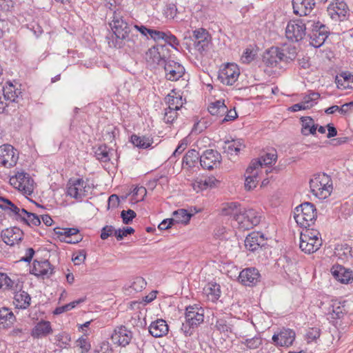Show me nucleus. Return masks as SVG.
Segmentation results:
<instances>
[{"mask_svg": "<svg viewBox=\"0 0 353 353\" xmlns=\"http://www.w3.org/2000/svg\"><path fill=\"white\" fill-rule=\"evenodd\" d=\"M18 154L14 148L8 144L0 146V164L6 168L14 166L18 161Z\"/></svg>", "mask_w": 353, "mask_h": 353, "instance_id": "obj_12", "label": "nucleus"}, {"mask_svg": "<svg viewBox=\"0 0 353 353\" xmlns=\"http://www.w3.org/2000/svg\"><path fill=\"white\" fill-rule=\"evenodd\" d=\"M177 110H172L170 108L165 109L163 114V121L166 123H172L178 117Z\"/></svg>", "mask_w": 353, "mask_h": 353, "instance_id": "obj_53", "label": "nucleus"}, {"mask_svg": "<svg viewBox=\"0 0 353 353\" xmlns=\"http://www.w3.org/2000/svg\"><path fill=\"white\" fill-rule=\"evenodd\" d=\"M112 30L117 39H125L132 30L123 18L114 17L111 24Z\"/></svg>", "mask_w": 353, "mask_h": 353, "instance_id": "obj_22", "label": "nucleus"}, {"mask_svg": "<svg viewBox=\"0 0 353 353\" xmlns=\"http://www.w3.org/2000/svg\"><path fill=\"white\" fill-rule=\"evenodd\" d=\"M165 48V46L158 44L150 48L146 52V59H148V61H152L153 63H156L162 67L168 60L166 59Z\"/></svg>", "mask_w": 353, "mask_h": 353, "instance_id": "obj_18", "label": "nucleus"}, {"mask_svg": "<svg viewBox=\"0 0 353 353\" xmlns=\"http://www.w3.org/2000/svg\"><path fill=\"white\" fill-rule=\"evenodd\" d=\"M30 273L37 277H41L43 279L49 278L53 274V268L50 262L47 260L41 261L35 260L33 262Z\"/></svg>", "mask_w": 353, "mask_h": 353, "instance_id": "obj_20", "label": "nucleus"}, {"mask_svg": "<svg viewBox=\"0 0 353 353\" xmlns=\"http://www.w3.org/2000/svg\"><path fill=\"white\" fill-rule=\"evenodd\" d=\"M146 194L147 190L145 187H136L132 191V199L137 202L143 201Z\"/></svg>", "mask_w": 353, "mask_h": 353, "instance_id": "obj_54", "label": "nucleus"}, {"mask_svg": "<svg viewBox=\"0 0 353 353\" xmlns=\"http://www.w3.org/2000/svg\"><path fill=\"white\" fill-rule=\"evenodd\" d=\"M131 142L134 146L139 148L146 149L151 146L153 143V139L149 137H140L137 134H133L131 136Z\"/></svg>", "mask_w": 353, "mask_h": 353, "instance_id": "obj_38", "label": "nucleus"}, {"mask_svg": "<svg viewBox=\"0 0 353 353\" xmlns=\"http://www.w3.org/2000/svg\"><path fill=\"white\" fill-rule=\"evenodd\" d=\"M336 254L343 259H347L352 258V248L347 244H343L338 245L336 248Z\"/></svg>", "mask_w": 353, "mask_h": 353, "instance_id": "obj_48", "label": "nucleus"}, {"mask_svg": "<svg viewBox=\"0 0 353 353\" xmlns=\"http://www.w3.org/2000/svg\"><path fill=\"white\" fill-rule=\"evenodd\" d=\"M116 230L112 225H105L101 230V238L103 240L107 239L110 236L114 234Z\"/></svg>", "mask_w": 353, "mask_h": 353, "instance_id": "obj_63", "label": "nucleus"}, {"mask_svg": "<svg viewBox=\"0 0 353 353\" xmlns=\"http://www.w3.org/2000/svg\"><path fill=\"white\" fill-rule=\"evenodd\" d=\"M320 94L318 92H311L310 94L305 96L302 102L305 105L306 109H309L314 106L316 101L319 99Z\"/></svg>", "mask_w": 353, "mask_h": 353, "instance_id": "obj_51", "label": "nucleus"}, {"mask_svg": "<svg viewBox=\"0 0 353 353\" xmlns=\"http://www.w3.org/2000/svg\"><path fill=\"white\" fill-rule=\"evenodd\" d=\"M234 220H235L237 223L239 228L242 230H249V223L248 222L245 209L241 208L239 212L236 214L235 217L234 218Z\"/></svg>", "mask_w": 353, "mask_h": 353, "instance_id": "obj_49", "label": "nucleus"}, {"mask_svg": "<svg viewBox=\"0 0 353 353\" xmlns=\"http://www.w3.org/2000/svg\"><path fill=\"white\" fill-rule=\"evenodd\" d=\"M294 218L301 228H310L314 223L316 212L314 205L305 202L295 208Z\"/></svg>", "mask_w": 353, "mask_h": 353, "instance_id": "obj_3", "label": "nucleus"}, {"mask_svg": "<svg viewBox=\"0 0 353 353\" xmlns=\"http://www.w3.org/2000/svg\"><path fill=\"white\" fill-rule=\"evenodd\" d=\"M245 324L239 319L225 314L216 317L214 327L216 330L225 336L238 334V327Z\"/></svg>", "mask_w": 353, "mask_h": 353, "instance_id": "obj_4", "label": "nucleus"}, {"mask_svg": "<svg viewBox=\"0 0 353 353\" xmlns=\"http://www.w3.org/2000/svg\"><path fill=\"white\" fill-rule=\"evenodd\" d=\"M256 54L253 50L247 48L241 56V61L243 63H250L255 58Z\"/></svg>", "mask_w": 353, "mask_h": 353, "instance_id": "obj_61", "label": "nucleus"}, {"mask_svg": "<svg viewBox=\"0 0 353 353\" xmlns=\"http://www.w3.org/2000/svg\"><path fill=\"white\" fill-rule=\"evenodd\" d=\"M123 222L125 224H129L136 216V213L132 210H123L121 213Z\"/></svg>", "mask_w": 353, "mask_h": 353, "instance_id": "obj_60", "label": "nucleus"}, {"mask_svg": "<svg viewBox=\"0 0 353 353\" xmlns=\"http://www.w3.org/2000/svg\"><path fill=\"white\" fill-rule=\"evenodd\" d=\"M199 159V154L195 150H189L183 159V162L189 166L193 165Z\"/></svg>", "mask_w": 353, "mask_h": 353, "instance_id": "obj_52", "label": "nucleus"}, {"mask_svg": "<svg viewBox=\"0 0 353 353\" xmlns=\"http://www.w3.org/2000/svg\"><path fill=\"white\" fill-rule=\"evenodd\" d=\"M238 280L245 286H255L260 282L261 274L255 268H247L240 272Z\"/></svg>", "mask_w": 353, "mask_h": 353, "instance_id": "obj_11", "label": "nucleus"}, {"mask_svg": "<svg viewBox=\"0 0 353 353\" xmlns=\"http://www.w3.org/2000/svg\"><path fill=\"white\" fill-rule=\"evenodd\" d=\"M21 90L16 88V85L11 82L6 83L3 88V94L5 100L9 102H16Z\"/></svg>", "mask_w": 353, "mask_h": 353, "instance_id": "obj_32", "label": "nucleus"}, {"mask_svg": "<svg viewBox=\"0 0 353 353\" xmlns=\"http://www.w3.org/2000/svg\"><path fill=\"white\" fill-rule=\"evenodd\" d=\"M185 319L191 325L197 327L204 321V310L196 305L186 307Z\"/></svg>", "mask_w": 353, "mask_h": 353, "instance_id": "obj_17", "label": "nucleus"}, {"mask_svg": "<svg viewBox=\"0 0 353 353\" xmlns=\"http://www.w3.org/2000/svg\"><path fill=\"white\" fill-rule=\"evenodd\" d=\"M304 229L301 232L300 236H308L311 237L312 240L314 239H322L319 232L316 230L310 229L309 228H303Z\"/></svg>", "mask_w": 353, "mask_h": 353, "instance_id": "obj_57", "label": "nucleus"}, {"mask_svg": "<svg viewBox=\"0 0 353 353\" xmlns=\"http://www.w3.org/2000/svg\"><path fill=\"white\" fill-rule=\"evenodd\" d=\"M23 232L19 228L14 227L2 230L1 236L8 245H14L20 242L23 238Z\"/></svg>", "mask_w": 353, "mask_h": 353, "instance_id": "obj_25", "label": "nucleus"}, {"mask_svg": "<svg viewBox=\"0 0 353 353\" xmlns=\"http://www.w3.org/2000/svg\"><path fill=\"white\" fill-rule=\"evenodd\" d=\"M85 301V298H81L78 300L70 302V303L65 304L61 307H58L54 310V314H60L65 312L71 310L72 309L74 308L77 305H79L81 303H83Z\"/></svg>", "mask_w": 353, "mask_h": 353, "instance_id": "obj_50", "label": "nucleus"}, {"mask_svg": "<svg viewBox=\"0 0 353 353\" xmlns=\"http://www.w3.org/2000/svg\"><path fill=\"white\" fill-rule=\"evenodd\" d=\"M54 232L59 235L60 239L67 243L75 244L82 241L83 236L77 228H55Z\"/></svg>", "mask_w": 353, "mask_h": 353, "instance_id": "obj_14", "label": "nucleus"}, {"mask_svg": "<svg viewBox=\"0 0 353 353\" xmlns=\"http://www.w3.org/2000/svg\"><path fill=\"white\" fill-rule=\"evenodd\" d=\"M331 273L334 279L342 283H347L352 279V272L341 265H333Z\"/></svg>", "mask_w": 353, "mask_h": 353, "instance_id": "obj_27", "label": "nucleus"}, {"mask_svg": "<svg viewBox=\"0 0 353 353\" xmlns=\"http://www.w3.org/2000/svg\"><path fill=\"white\" fill-rule=\"evenodd\" d=\"M265 245L263 234L259 232H252L249 234L245 240V246L252 252H258Z\"/></svg>", "mask_w": 353, "mask_h": 353, "instance_id": "obj_15", "label": "nucleus"}, {"mask_svg": "<svg viewBox=\"0 0 353 353\" xmlns=\"http://www.w3.org/2000/svg\"><path fill=\"white\" fill-rule=\"evenodd\" d=\"M31 297L25 291H19L15 293L14 303L19 309H26L30 305Z\"/></svg>", "mask_w": 353, "mask_h": 353, "instance_id": "obj_34", "label": "nucleus"}, {"mask_svg": "<svg viewBox=\"0 0 353 353\" xmlns=\"http://www.w3.org/2000/svg\"><path fill=\"white\" fill-rule=\"evenodd\" d=\"M10 184L25 194L31 195L34 191V181L24 172H17L10 179Z\"/></svg>", "mask_w": 353, "mask_h": 353, "instance_id": "obj_5", "label": "nucleus"}, {"mask_svg": "<svg viewBox=\"0 0 353 353\" xmlns=\"http://www.w3.org/2000/svg\"><path fill=\"white\" fill-rule=\"evenodd\" d=\"M146 286V282L144 279L142 277H136L132 281L130 288L136 291L139 292L141 291Z\"/></svg>", "mask_w": 353, "mask_h": 353, "instance_id": "obj_56", "label": "nucleus"}, {"mask_svg": "<svg viewBox=\"0 0 353 353\" xmlns=\"http://www.w3.org/2000/svg\"><path fill=\"white\" fill-rule=\"evenodd\" d=\"M123 45L133 50H139L143 46V39L139 35L131 30L130 33L125 39H123Z\"/></svg>", "mask_w": 353, "mask_h": 353, "instance_id": "obj_30", "label": "nucleus"}, {"mask_svg": "<svg viewBox=\"0 0 353 353\" xmlns=\"http://www.w3.org/2000/svg\"><path fill=\"white\" fill-rule=\"evenodd\" d=\"M192 214L185 209H179L173 212V221L174 223L186 225L189 223Z\"/></svg>", "mask_w": 353, "mask_h": 353, "instance_id": "obj_41", "label": "nucleus"}, {"mask_svg": "<svg viewBox=\"0 0 353 353\" xmlns=\"http://www.w3.org/2000/svg\"><path fill=\"white\" fill-rule=\"evenodd\" d=\"M208 37V32L203 28H199L193 31V37L195 41H205Z\"/></svg>", "mask_w": 353, "mask_h": 353, "instance_id": "obj_62", "label": "nucleus"}, {"mask_svg": "<svg viewBox=\"0 0 353 353\" xmlns=\"http://www.w3.org/2000/svg\"><path fill=\"white\" fill-rule=\"evenodd\" d=\"M241 208V207L238 203H227L223 204L221 208V214L225 216H232L234 219L236 214H237V213L239 212Z\"/></svg>", "mask_w": 353, "mask_h": 353, "instance_id": "obj_44", "label": "nucleus"}, {"mask_svg": "<svg viewBox=\"0 0 353 353\" xmlns=\"http://www.w3.org/2000/svg\"><path fill=\"white\" fill-rule=\"evenodd\" d=\"M307 236H300L299 248L307 254H311L317 251L322 245V239L312 240Z\"/></svg>", "mask_w": 353, "mask_h": 353, "instance_id": "obj_26", "label": "nucleus"}, {"mask_svg": "<svg viewBox=\"0 0 353 353\" xmlns=\"http://www.w3.org/2000/svg\"><path fill=\"white\" fill-rule=\"evenodd\" d=\"M295 339V332L291 329H283L279 334H274L272 341L275 345L289 347Z\"/></svg>", "mask_w": 353, "mask_h": 353, "instance_id": "obj_21", "label": "nucleus"}, {"mask_svg": "<svg viewBox=\"0 0 353 353\" xmlns=\"http://www.w3.org/2000/svg\"><path fill=\"white\" fill-rule=\"evenodd\" d=\"M162 67L165 70V78L169 81H177L185 73L184 67L173 60L168 59Z\"/></svg>", "mask_w": 353, "mask_h": 353, "instance_id": "obj_13", "label": "nucleus"}, {"mask_svg": "<svg viewBox=\"0 0 353 353\" xmlns=\"http://www.w3.org/2000/svg\"><path fill=\"white\" fill-rule=\"evenodd\" d=\"M134 230L131 227L123 228V229H119L114 231V236L117 239L120 241L123 239V237L127 236L128 234H131L134 233Z\"/></svg>", "mask_w": 353, "mask_h": 353, "instance_id": "obj_58", "label": "nucleus"}, {"mask_svg": "<svg viewBox=\"0 0 353 353\" xmlns=\"http://www.w3.org/2000/svg\"><path fill=\"white\" fill-rule=\"evenodd\" d=\"M166 36L164 37V41L172 47H175L179 45V42L177 38L172 34L170 32H165Z\"/></svg>", "mask_w": 353, "mask_h": 353, "instance_id": "obj_64", "label": "nucleus"}, {"mask_svg": "<svg viewBox=\"0 0 353 353\" xmlns=\"http://www.w3.org/2000/svg\"><path fill=\"white\" fill-rule=\"evenodd\" d=\"M244 148L245 145L242 139L225 141L223 146V152L230 155H237Z\"/></svg>", "mask_w": 353, "mask_h": 353, "instance_id": "obj_31", "label": "nucleus"}, {"mask_svg": "<svg viewBox=\"0 0 353 353\" xmlns=\"http://www.w3.org/2000/svg\"><path fill=\"white\" fill-rule=\"evenodd\" d=\"M52 333L50 321H41L37 323L31 331V336L34 339L45 337Z\"/></svg>", "mask_w": 353, "mask_h": 353, "instance_id": "obj_28", "label": "nucleus"}, {"mask_svg": "<svg viewBox=\"0 0 353 353\" xmlns=\"http://www.w3.org/2000/svg\"><path fill=\"white\" fill-rule=\"evenodd\" d=\"M305 31L306 23L303 20H290L285 28V36L288 40L298 42L303 39Z\"/></svg>", "mask_w": 353, "mask_h": 353, "instance_id": "obj_6", "label": "nucleus"}, {"mask_svg": "<svg viewBox=\"0 0 353 353\" xmlns=\"http://www.w3.org/2000/svg\"><path fill=\"white\" fill-rule=\"evenodd\" d=\"M311 192L317 198H327L333 190L331 177L325 173L314 174L310 180Z\"/></svg>", "mask_w": 353, "mask_h": 353, "instance_id": "obj_2", "label": "nucleus"}, {"mask_svg": "<svg viewBox=\"0 0 353 353\" xmlns=\"http://www.w3.org/2000/svg\"><path fill=\"white\" fill-rule=\"evenodd\" d=\"M327 13L335 21H343L347 12V6L343 1H336L327 7Z\"/></svg>", "mask_w": 353, "mask_h": 353, "instance_id": "obj_19", "label": "nucleus"}, {"mask_svg": "<svg viewBox=\"0 0 353 353\" xmlns=\"http://www.w3.org/2000/svg\"><path fill=\"white\" fill-rule=\"evenodd\" d=\"M221 161V155L216 150L208 149L200 156V164L203 169L216 168Z\"/></svg>", "mask_w": 353, "mask_h": 353, "instance_id": "obj_10", "label": "nucleus"}, {"mask_svg": "<svg viewBox=\"0 0 353 353\" xmlns=\"http://www.w3.org/2000/svg\"><path fill=\"white\" fill-rule=\"evenodd\" d=\"M240 71L235 63H228L220 70L218 75L219 79L223 84L231 85L238 79Z\"/></svg>", "mask_w": 353, "mask_h": 353, "instance_id": "obj_9", "label": "nucleus"}, {"mask_svg": "<svg viewBox=\"0 0 353 353\" xmlns=\"http://www.w3.org/2000/svg\"><path fill=\"white\" fill-rule=\"evenodd\" d=\"M208 111L212 115L223 116L228 112V108L224 101L218 100L209 105Z\"/></svg>", "mask_w": 353, "mask_h": 353, "instance_id": "obj_39", "label": "nucleus"}, {"mask_svg": "<svg viewBox=\"0 0 353 353\" xmlns=\"http://www.w3.org/2000/svg\"><path fill=\"white\" fill-rule=\"evenodd\" d=\"M111 150L105 145L99 146L94 152L97 159L101 162H108L110 160Z\"/></svg>", "mask_w": 353, "mask_h": 353, "instance_id": "obj_46", "label": "nucleus"}, {"mask_svg": "<svg viewBox=\"0 0 353 353\" xmlns=\"http://www.w3.org/2000/svg\"><path fill=\"white\" fill-rule=\"evenodd\" d=\"M165 101L168 104V107L172 110H179L183 105L182 96L176 92L175 90H172L170 94L165 97Z\"/></svg>", "mask_w": 353, "mask_h": 353, "instance_id": "obj_33", "label": "nucleus"}, {"mask_svg": "<svg viewBox=\"0 0 353 353\" xmlns=\"http://www.w3.org/2000/svg\"><path fill=\"white\" fill-rule=\"evenodd\" d=\"M21 220L28 225L37 226L41 223V220L37 214L28 212L23 208L22 210V217Z\"/></svg>", "mask_w": 353, "mask_h": 353, "instance_id": "obj_45", "label": "nucleus"}, {"mask_svg": "<svg viewBox=\"0 0 353 353\" xmlns=\"http://www.w3.org/2000/svg\"><path fill=\"white\" fill-rule=\"evenodd\" d=\"M296 52L294 47L286 46L282 48L272 47L263 55V62L268 66L276 67L281 62L289 63L296 58Z\"/></svg>", "mask_w": 353, "mask_h": 353, "instance_id": "obj_1", "label": "nucleus"}, {"mask_svg": "<svg viewBox=\"0 0 353 353\" xmlns=\"http://www.w3.org/2000/svg\"><path fill=\"white\" fill-rule=\"evenodd\" d=\"M328 34L327 28L325 25L319 21L312 22L311 32L309 34L310 45L314 48L321 46L328 37Z\"/></svg>", "mask_w": 353, "mask_h": 353, "instance_id": "obj_7", "label": "nucleus"}, {"mask_svg": "<svg viewBox=\"0 0 353 353\" xmlns=\"http://www.w3.org/2000/svg\"><path fill=\"white\" fill-rule=\"evenodd\" d=\"M88 189V183L82 179L70 180L67 187V194L68 196L81 201L87 195Z\"/></svg>", "mask_w": 353, "mask_h": 353, "instance_id": "obj_8", "label": "nucleus"}, {"mask_svg": "<svg viewBox=\"0 0 353 353\" xmlns=\"http://www.w3.org/2000/svg\"><path fill=\"white\" fill-rule=\"evenodd\" d=\"M0 200L2 201L3 202L2 203L0 204V209L10 210L11 212H12L14 215L17 216V219H21L23 209H20L19 208L16 206L8 199L0 197Z\"/></svg>", "mask_w": 353, "mask_h": 353, "instance_id": "obj_42", "label": "nucleus"}, {"mask_svg": "<svg viewBox=\"0 0 353 353\" xmlns=\"http://www.w3.org/2000/svg\"><path fill=\"white\" fill-rule=\"evenodd\" d=\"M333 319L341 318L345 312V305L339 301H333L328 309Z\"/></svg>", "mask_w": 353, "mask_h": 353, "instance_id": "obj_43", "label": "nucleus"}, {"mask_svg": "<svg viewBox=\"0 0 353 353\" xmlns=\"http://www.w3.org/2000/svg\"><path fill=\"white\" fill-rule=\"evenodd\" d=\"M314 6V0H292L294 13L300 17L310 14Z\"/></svg>", "mask_w": 353, "mask_h": 353, "instance_id": "obj_23", "label": "nucleus"}, {"mask_svg": "<svg viewBox=\"0 0 353 353\" xmlns=\"http://www.w3.org/2000/svg\"><path fill=\"white\" fill-rule=\"evenodd\" d=\"M205 294L212 301H215L219 299L221 295L220 285L217 283H210L205 285L203 288Z\"/></svg>", "mask_w": 353, "mask_h": 353, "instance_id": "obj_40", "label": "nucleus"}, {"mask_svg": "<svg viewBox=\"0 0 353 353\" xmlns=\"http://www.w3.org/2000/svg\"><path fill=\"white\" fill-rule=\"evenodd\" d=\"M277 159V154L276 150H272L271 152H267L265 155L261 156L258 160L252 161V162H259V164L255 165V168L258 170L264 165H271L274 164Z\"/></svg>", "mask_w": 353, "mask_h": 353, "instance_id": "obj_37", "label": "nucleus"}, {"mask_svg": "<svg viewBox=\"0 0 353 353\" xmlns=\"http://www.w3.org/2000/svg\"><path fill=\"white\" fill-rule=\"evenodd\" d=\"M241 343L249 349H256L262 344V340L260 337L254 336L252 339H246Z\"/></svg>", "mask_w": 353, "mask_h": 353, "instance_id": "obj_55", "label": "nucleus"}, {"mask_svg": "<svg viewBox=\"0 0 353 353\" xmlns=\"http://www.w3.org/2000/svg\"><path fill=\"white\" fill-rule=\"evenodd\" d=\"M149 332L154 337H162L168 334V325L165 321L163 319H157V321L151 323L149 326Z\"/></svg>", "mask_w": 353, "mask_h": 353, "instance_id": "obj_29", "label": "nucleus"}, {"mask_svg": "<svg viewBox=\"0 0 353 353\" xmlns=\"http://www.w3.org/2000/svg\"><path fill=\"white\" fill-rule=\"evenodd\" d=\"M111 339L114 344L125 347L130 343L132 339V333L126 327L121 325L114 329Z\"/></svg>", "mask_w": 353, "mask_h": 353, "instance_id": "obj_16", "label": "nucleus"}, {"mask_svg": "<svg viewBox=\"0 0 353 353\" xmlns=\"http://www.w3.org/2000/svg\"><path fill=\"white\" fill-rule=\"evenodd\" d=\"M15 321V316L9 309L3 307L0 310V328L10 327Z\"/></svg>", "mask_w": 353, "mask_h": 353, "instance_id": "obj_35", "label": "nucleus"}, {"mask_svg": "<svg viewBox=\"0 0 353 353\" xmlns=\"http://www.w3.org/2000/svg\"><path fill=\"white\" fill-rule=\"evenodd\" d=\"M302 128L301 133L304 136H308L310 134H315L317 130V125L314 124V120L310 117H302Z\"/></svg>", "mask_w": 353, "mask_h": 353, "instance_id": "obj_36", "label": "nucleus"}, {"mask_svg": "<svg viewBox=\"0 0 353 353\" xmlns=\"http://www.w3.org/2000/svg\"><path fill=\"white\" fill-rule=\"evenodd\" d=\"M201 179L202 180L205 189L214 188L219 183V181H218L214 176L202 177Z\"/></svg>", "mask_w": 353, "mask_h": 353, "instance_id": "obj_59", "label": "nucleus"}, {"mask_svg": "<svg viewBox=\"0 0 353 353\" xmlns=\"http://www.w3.org/2000/svg\"><path fill=\"white\" fill-rule=\"evenodd\" d=\"M259 162H251L245 172V188L247 190H252L256 187L259 182V171L254 167Z\"/></svg>", "mask_w": 353, "mask_h": 353, "instance_id": "obj_24", "label": "nucleus"}, {"mask_svg": "<svg viewBox=\"0 0 353 353\" xmlns=\"http://www.w3.org/2000/svg\"><path fill=\"white\" fill-rule=\"evenodd\" d=\"M246 218L249 225V228H252L254 225H257L261 221V216L259 215V213L253 210H245Z\"/></svg>", "mask_w": 353, "mask_h": 353, "instance_id": "obj_47", "label": "nucleus"}]
</instances>
